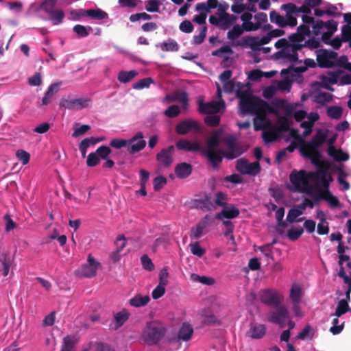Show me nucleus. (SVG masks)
I'll use <instances>...</instances> for the list:
<instances>
[{
  "label": "nucleus",
  "mask_w": 351,
  "mask_h": 351,
  "mask_svg": "<svg viewBox=\"0 0 351 351\" xmlns=\"http://www.w3.org/2000/svg\"><path fill=\"white\" fill-rule=\"evenodd\" d=\"M224 142L227 146V152H225V157L228 160H233L243 152L244 149H242L241 145L237 142V138L234 136L230 135L224 138Z\"/></svg>",
  "instance_id": "6e6552de"
},
{
  "label": "nucleus",
  "mask_w": 351,
  "mask_h": 351,
  "mask_svg": "<svg viewBox=\"0 0 351 351\" xmlns=\"http://www.w3.org/2000/svg\"><path fill=\"white\" fill-rule=\"evenodd\" d=\"M313 172H307L305 170H293L289 175V180L293 184L291 190L293 192L304 193L313 197L314 193L313 187L309 184L310 181H313L311 174Z\"/></svg>",
  "instance_id": "20e7f679"
},
{
  "label": "nucleus",
  "mask_w": 351,
  "mask_h": 351,
  "mask_svg": "<svg viewBox=\"0 0 351 351\" xmlns=\"http://www.w3.org/2000/svg\"><path fill=\"white\" fill-rule=\"evenodd\" d=\"M259 38L254 36H244L241 40V45L243 47H249L253 51L260 50L261 44L258 42Z\"/></svg>",
  "instance_id": "7c9ffc66"
},
{
  "label": "nucleus",
  "mask_w": 351,
  "mask_h": 351,
  "mask_svg": "<svg viewBox=\"0 0 351 351\" xmlns=\"http://www.w3.org/2000/svg\"><path fill=\"white\" fill-rule=\"evenodd\" d=\"M267 112L276 113V111L269 106V109H264L261 112L254 114L255 117L253 119V123L255 131L265 130L270 128L271 123L267 117Z\"/></svg>",
  "instance_id": "1a4fd4ad"
},
{
  "label": "nucleus",
  "mask_w": 351,
  "mask_h": 351,
  "mask_svg": "<svg viewBox=\"0 0 351 351\" xmlns=\"http://www.w3.org/2000/svg\"><path fill=\"white\" fill-rule=\"evenodd\" d=\"M150 300L149 295L142 296L140 294L136 295L129 300V304L134 307H141L146 305Z\"/></svg>",
  "instance_id": "4c0bfd02"
},
{
  "label": "nucleus",
  "mask_w": 351,
  "mask_h": 351,
  "mask_svg": "<svg viewBox=\"0 0 351 351\" xmlns=\"http://www.w3.org/2000/svg\"><path fill=\"white\" fill-rule=\"evenodd\" d=\"M101 264L97 261L95 258L88 254L87 258V263L84 264L80 271V274L83 277L93 278L97 275V271L100 267Z\"/></svg>",
  "instance_id": "dca6fc26"
},
{
  "label": "nucleus",
  "mask_w": 351,
  "mask_h": 351,
  "mask_svg": "<svg viewBox=\"0 0 351 351\" xmlns=\"http://www.w3.org/2000/svg\"><path fill=\"white\" fill-rule=\"evenodd\" d=\"M167 99L171 101H178L182 104V107L186 109L188 107V95L186 91L178 90L174 93L173 97L166 96Z\"/></svg>",
  "instance_id": "2f4dec72"
},
{
  "label": "nucleus",
  "mask_w": 351,
  "mask_h": 351,
  "mask_svg": "<svg viewBox=\"0 0 351 351\" xmlns=\"http://www.w3.org/2000/svg\"><path fill=\"white\" fill-rule=\"evenodd\" d=\"M146 144L143 133L139 131L131 138L128 139L127 150L130 154H134L143 150L145 147Z\"/></svg>",
  "instance_id": "4468645a"
},
{
  "label": "nucleus",
  "mask_w": 351,
  "mask_h": 351,
  "mask_svg": "<svg viewBox=\"0 0 351 351\" xmlns=\"http://www.w3.org/2000/svg\"><path fill=\"white\" fill-rule=\"evenodd\" d=\"M313 197L315 202H319L321 199L326 201L331 208H337L340 206V202L338 198L333 195L330 191H321L318 195H313Z\"/></svg>",
  "instance_id": "5701e85b"
},
{
  "label": "nucleus",
  "mask_w": 351,
  "mask_h": 351,
  "mask_svg": "<svg viewBox=\"0 0 351 351\" xmlns=\"http://www.w3.org/2000/svg\"><path fill=\"white\" fill-rule=\"evenodd\" d=\"M243 88V84L240 82L235 83L232 80H229V81L225 82L223 83L224 92L230 93H232V92L235 91L237 96V91L239 90H242Z\"/></svg>",
  "instance_id": "a19ab883"
},
{
  "label": "nucleus",
  "mask_w": 351,
  "mask_h": 351,
  "mask_svg": "<svg viewBox=\"0 0 351 351\" xmlns=\"http://www.w3.org/2000/svg\"><path fill=\"white\" fill-rule=\"evenodd\" d=\"M129 313L125 310V308H123V310L120 312L117 313L114 315V329L117 330L119 327L123 325V324L129 318Z\"/></svg>",
  "instance_id": "473e14b6"
},
{
  "label": "nucleus",
  "mask_w": 351,
  "mask_h": 351,
  "mask_svg": "<svg viewBox=\"0 0 351 351\" xmlns=\"http://www.w3.org/2000/svg\"><path fill=\"white\" fill-rule=\"evenodd\" d=\"M59 89V83L51 84L42 99V105L47 106L52 101L53 97L58 92Z\"/></svg>",
  "instance_id": "cd10ccee"
},
{
  "label": "nucleus",
  "mask_w": 351,
  "mask_h": 351,
  "mask_svg": "<svg viewBox=\"0 0 351 351\" xmlns=\"http://www.w3.org/2000/svg\"><path fill=\"white\" fill-rule=\"evenodd\" d=\"M193 328L192 326L187 323L184 322L178 332L177 339L178 341H188L191 339L193 334Z\"/></svg>",
  "instance_id": "393cba45"
},
{
  "label": "nucleus",
  "mask_w": 351,
  "mask_h": 351,
  "mask_svg": "<svg viewBox=\"0 0 351 351\" xmlns=\"http://www.w3.org/2000/svg\"><path fill=\"white\" fill-rule=\"evenodd\" d=\"M345 322V318L335 317L332 321V326L330 328V332L334 335L340 334L344 328Z\"/></svg>",
  "instance_id": "e433bc0d"
},
{
  "label": "nucleus",
  "mask_w": 351,
  "mask_h": 351,
  "mask_svg": "<svg viewBox=\"0 0 351 351\" xmlns=\"http://www.w3.org/2000/svg\"><path fill=\"white\" fill-rule=\"evenodd\" d=\"M194 204L196 208H199L204 211L210 210L213 206L210 200L207 197H206L204 199H196Z\"/></svg>",
  "instance_id": "09e8293b"
},
{
  "label": "nucleus",
  "mask_w": 351,
  "mask_h": 351,
  "mask_svg": "<svg viewBox=\"0 0 351 351\" xmlns=\"http://www.w3.org/2000/svg\"><path fill=\"white\" fill-rule=\"evenodd\" d=\"M278 136L279 134L272 125H271L268 129L264 130L262 134L263 139L265 143L276 141Z\"/></svg>",
  "instance_id": "ea45409f"
},
{
  "label": "nucleus",
  "mask_w": 351,
  "mask_h": 351,
  "mask_svg": "<svg viewBox=\"0 0 351 351\" xmlns=\"http://www.w3.org/2000/svg\"><path fill=\"white\" fill-rule=\"evenodd\" d=\"M202 323L203 325L220 324V322L213 314L202 315Z\"/></svg>",
  "instance_id": "0e129e2a"
},
{
  "label": "nucleus",
  "mask_w": 351,
  "mask_h": 351,
  "mask_svg": "<svg viewBox=\"0 0 351 351\" xmlns=\"http://www.w3.org/2000/svg\"><path fill=\"white\" fill-rule=\"evenodd\" d=\"M311 176L313 177V181L315 182L316 190L318 194L321 191H330L328 186V182L326 179V168L324 167H319L316 171H314Z\"/></svg>",
  "instance_id": "ddd939ff"
},
{
  "label": "nucleus",
  "mask_w": 351,
  "mask_h": 351,
  "mask_svg": "<svg viewBox=\"0 0 351 351\" xmlns=\"http://www.w3.org/2000/svg\"><path fill=\"white\" fill-rule=\"evenodd\" d=\"M227 195L221 191L215 193V203L217 206L224 208L227 205Z\"/></svg>",
  "instance_id": "6e6d98bb"
},
{
  "label": "nucleus",
  "mask_w": 351,
  "mask_h": 351,
  "mask_svg": "<svg viewBox=\"0 0 351 351\" xmlns=\"http://www.w3.org/2000/svg\"><path fill=\"white\" fill-rule=\"evenodd\" d=\"M0 271H2L4 276H7L12 263V259L10 255L8 253L1 254L0 255Z\"/></svg>",
  "instance_id": "c85d7f7f"
},
{
  "label": "nucleus",
  "mask_w": 351,
  "mask_h": 351,
  "mask_svg": "<svg viewBox=\"0 0 351 351\" xmlns=\"http://www.w3.org/2000/svg\"><path fill=\"white\" fill-rule=\"evenodd\" d=\"M159 46L163 51H178L179 49L178 43L173 39H169L167 42L161 43Z\"/></svg>",
  "instance_id": "a18cd8bd"
},
{
  "label": "nucleus",
  "mask_w": 351,
  "mask_h": 351,
  "mask_svg": "<svg viewBox=\"0 0 351 351\" xmlns=\"http://www.w3.org/2000/svg\"><path fill=\"white\" fill-rule=\"evenodd\" d=\"M332 99V95L330 93L321 92L315 97V101L321 105H324L325 103L330 101Z\"/></svg>",
  "instance_id": "5fc2aeb1"
},
{
  "label": "nucleus",
  "mask_w": 351,
  "mask_h": 351,
  "mask_svg": "<svg viewBox=\"0 0 351 351\" xmlns=\"http://www.w3.org/2000/svg\"><path fill=\"white\" fill-rule=\"evenodd\" d=\"M304 232V229L299 226L297 228H291L287 231L288 238L293 241L298 240Z\"/></svg>",
  "instance_id": "864d4df0"
},
{
  "label": "nucleus",
  "mask_w": 351,
  "mask_h": 351,
  "mask_svg": "<svg viewBox=\"0 0 351 351\" xmlns=\"http://www.w3.org/2000/svg\"><path fill=\"white\" fill-rule=\"evenodd\" d=\"M85 15L96 20H102L108 17V14L99 8L87 10L85 11Z\"/></svg>",
  "instance_id": "79ce46f5"
},
{
  "label": "nucleus",
  "mask_w": 351,
  "mask_h": 351,
  "mask_svg": "<svg viewBox=\"0 0 351 351\" xmlns=\"http://www.w3.org/2000/svg\"><path fill=\"white\" fill-rule=\"evenodd\" d=\"M220 134L217 132H215L207 141L206 147L205 148H202L201 150H214L218 149V147L220 143Z\"/></svg>",
  "instance_id": "f704fd0d"
},
{
  "label": "nucleus",
  "mask_w": 351,
  "mask_h": 351,
  "mask_svg": "<svg viewBox=\"0 0 351 351\" xmlns=\"http://www.w3.org/2000/svg\"><path fill=\"white\" fill-rule=\"evenodd\" d=\"M289 315L288 308H274L267 314V319L269 322L283 328L286 325Z\"/></svg>",
  "instance_id": "f8f14e48"
},
{
  "label": "nucleus",
  "mask_w": 351,
  "mask_h": 351,
  "mask_svg": "<svg viewBox=\"0 0 351 351\" xmlns=\"http://www.w3.org/2000/svg\"><path fill=\"white\" fill-rule=\"evenodd\" d=\"M153 83L154 80L151 77H146L132 84V88L134 89H143L144 88H148L150 84Z\"/></svg>",
  "instance_id": "4d7b16f0"
},
{
  "label": "nucleus",
  "mask_w": 351,
  "mask_h": 351,
  "mask_svg": "<svg viewBox=\"0 0 351 351\" xmlns=\"http://www.w3.org/2000/svg\"><path fill=\"white\" fill-rule=\"evenodd\" d=\"M317 330L311 325L306 324L302 330L298 334L297 338L300 340L312 339Z\"/></svg>",
  "instance_id": "72a5a7b5"
},
{
  "label": "nucleus",
  "mask_w": 351,
  "mask_h": 351,
  "mask_svg": "<svg viewBox=\"0 0 351 351\" xmlns=\"http://www.w3.org/2000/svg\"><path fill=\"white\" fill-rule=\"evenodd\" d=\"M278 134L283 132H288L290 130L289 121L285 117L278 118L276 126H274Z\"/></svg>",
  "instance_id": "37998d69"
},
{
  "label": "nucleus",
  "mask_w": 351,
  "mask_h": 351,
  "mask_svg": "<svg viewBox=\"0 0 351 351\" xmlns=\"http://www.w3.org/2000/svg\"><path fill=\"white\" fill-rule=\"evenodd\" d=\"M175 130L178 134L184 135L192 130L195 132L199 131L200 127L196 121L188 119L178 123Z\"/></svg>",
  "instance_id": "a211bd4d"
},
{
  "label": "nucleus",
  "mask_w": 351,
  "mask_h": 351,
  "mask_svg": "<svg viewBox=\"0 0 351 351\" xmlns=\"http://www.w3.org/2000/svg\"><path fill=\"white\" fill-rule=\"evenodd\" d=\"M192 172V166L189 163L181 162L175 167V173L178 178L184 179L189 177Z\"/></svg>",
  "instance_id": "a878e982"
},
{
  "label": "nucleus",
  "mask_w": 351,
  "mask_h": 351,
  "mask_svg": "<svg viewBox=\"0 0 351 351\" xmlns=\"http://www.w3.org/2000/svg\"><path fill=\"white\" fill-rule=\"evenodd\" d=\"M328 130H322V129L317 130L316 134L313 136L312 139L308 142H304L301 145L300 152L302 154L307 158H309L315 162V160H318L320 157V152L319 148L327 140Z\"/></svg>",
  "instance_id": "7ed1b4c3"
},
{
  "label": "nucleus",
  "mask_w": 351,
  "mask_h": 351,
  "mask_svg": "<svg viewBox=\"0 0 351 351\" xmlns=\"http://www.w3.org/2000/svg\"><path fill=\"white\" fill-rule=\"evenodd\" d=\"M302 289L300 285L294 284L290 291V298L295 304H298L300 301Z\"/></svg>",
  "instance_id": "49530a36"
},
{
  "label": "nucleus",
  "mask_w": 351,
  "mask_h": 351,
  "mask_svg": "<svg viewBox=\"0 0 351 351\" xmlns=\"http://www.w3.org/2000/svg\"><path fill=\"white\" fill-rule=\"evenodd\" d=\"M191 278L194 281L199 282L203 285H213L215 282V280L213 278L205 276H201L195 274H192L191 275Z\"/></svg>",
  "instance_id": "603ef678"
},
{
  "label": "nucleus",
  "mask_w": 351,
  "mask_h": 351,
  "mask_svg": "<svg viewBox=\"0 0 351 351\" xmlns=\"http://www.w3.org/2000/svg\"><path fill=\"white\" fill-rule=\"evenodd\" d=\"M207 32L206 26H203L200 29L199 34L193 36V43L194 45H200L202 43L206 38Z\"/></svg>",
  "instance_id": "052dcab7"
},
{
  "label": "nucleus",
  "mask_w": 351,
  "mask_h": 351,
  "mask_svg": "<svg viewBox=\"0 0 351 351\" xmlns=\"http://www.w3.org/2000/svg\"><path fill=\"white\" fill-rule=\"evenodd\" d=\"M175 151L173 145H170L167 148L162 149L160 152L156 154V160L160 165L168 167L173 162V154Z\"/></svg>",
  "instance_id": "6ab92c4d"
},
{
  "label": "nucleus",
  "mask_w": 351,
  "mask_h": 351,
  "mask_svg": "<svg viewBox=\"0 0 351 351\" xmlns=\"http://www.w3.org/2000/svg\"><path fill=\"white\" fill-rule=\"evenodd\" d=\"M111 149L106 145H101L99 147L95 153L101 159H107L108 155L111 153Z\"/></svg>",
  "instance_id": "e2e57ef3"
},
{
  "label": "nucleus",
  "mask_w": 351,
  "mask_h": 351,
  "mask_svg": "<svg viewBox=\"0 0 351 351\" xmlns=\"http://www.w3.org/2000/svg\"><path fill=\"white\" fill-rule=\"evenodd\" d=\"M176 146L178 149L186 152H198L202 149V147L197 142H191L186 139L178 141L176 143Z\"/></svg>",
  "instance_id": "b1692460"
},
{
  "label": "nucleus",
  "mask_w": 351,
  "mask_h": 351,
  "mask_svg": "<svg viewBox=\"0 0 351 351\" xmlns=\"http://www.w3.org/2000/svg\"><path fill=\"white\" fill-rule=\"evenodd\" d=\"M307 70V66H289L287 69H284L281 71V75H293V72L295 73H304Z\"/></svg>",
  "instance_id": "13d9d810"
},
{
  "label": "nucleus",
  "mask_w": 351,
  "mask_h": 351,
  "mask_svg": "<svg viewBox=\"0 0 351 351\" xmlns=\"http://www.w3.org/2000/svg\"><path fill=\"white\" fill-rule=\"evenodd\" d=\"M73 30L79 38H84L90 34V30H92V27L88 26V27L82 25H75Z\"/></svg>",
  "instance_id": "3c124183"
},
{
  "label": "nucleus",
  "mask_w": 351,
  "mask_h": 351,
  "mask_svg": "<svg viewBox=\"0 0 351 351\" xmlns=\"http://www.w3.org/2000/svg\"><path fill=\"white\" fill-rule=\"evenodd\" d=\"M166 332L167 328L164 324L157 320L151 321L147 323L141 339L148 346L156 345L165 337Z\"/></svg>",
  "instance_id": "39448f33"
},
{
  "label": "nucleus",
  "mask_w": 351,
  "mask_h": 351,
  "mask_svg": "<svg viewBox=\"0 0 351 351\" xmlns=\"http://www.w3.org/2000/svg\"><path fill=\"white\" fill-rule=\"evenodd\" d=\"M330 315L340 319H346V317H350L351 316V308H335V313H331Z\"/></svg>",
  "instance_id": "69168bd1"
},
{
  "label": "nucleus",
  "mask_w": 351,
  "mask_h": 351,
  "mask_svg": "<svg viewBox=\"0 0 351 351\" xmlns=\"http://www.w3.org/2000/svg\"><path fill=\"white\" fill-rule=\"evenodd\" d=\"M245 29L243 26L239 25H234L231 30L227 34V38L229 40H234L238 38L243 33Z\"/></svg>",
  "instance_id": "8fccbe9b"
},
{
  "label": "nucleus",
  "mask_w": 351,
  "mask_h": 351,
  "mask_svg": "<svg viewBox=\"0 0 351 351\" xmlns=\"http://www.w3.org/2000/svg\"><path fill=\"white\" fill-rule=\"evenodd\" d=\"M239 99V108L242 114L254 115L264 109H269V104L261 98L253 95L249 89L237 91Z\"/></svg>",
  "instance_id": "f257e3e1"
},
{
  "label": "nucleus",
  "mask_w": 351,
  "mask_h": 351,
  "mask_svg": "<svg viewBox=\"0 0 351 351\" xmlns=\"http://www.w3.org/2000/svg\"><path fill=\"white\" fill-rule=\"evenodd\" d=\"M56 4L57 0H44L38 8L49 16L54 25L62 23L65 16L63 10L56 8Z\"/></svg>",
  "instance_id": "0eeeda50"
},
{
  "label": "nucleus",
  "mask_w": 351,
  "mask_h": 351,
  "mask_svg": "<svg viewBox=\"0 0 351 351\" xmlns=\"http://www.w3.org/2000/svg\"><path fill=\"white\" fill-rule=\"evenodd\" d=\"M240 211L234 205L231 204L228 207H224L222 210L215 215V218L219 221H225V219H234L239 215Z\"/></svg>",
  "instance_id": "4be33fe9"
},
{
  "label": "nucleus",
  "mask_w": 351,
  "mask_h": 351,
  "mask_svg": "<svg viewBox=\"0 0 351 351\" xmlns=\"http://www.w3.org/2000/svg\"><path fill=\"white\" fill-rule=\"evenodd\" d=\"M160 3L157 0H148L145 1V9L149 12H158Z\"/></svg>",
  "instance_id": "680f3d73"
},
{
  "label": "nucleus",
  "mask_w": 351,
  "mask_h": 351,
  "mask_svg": "<svg viewBox=\"0 0 351 351\" xmlns=\"http://www.w3.org/2000/svg\"><path fill=\"white\" fill-rule=\"evenodd\" d=\"M252 19V14L250 12H244L241 16V21H243L242 26L246 32L256 31L258 29V24H254L250 20Z\"/></svg>",
  "instance_id": "c756f323"
},
{
  "label": "nucleus",
  "mask_w": 351,
  "mask_h": 351,
  "mask_svg": "<svg viewBox=\"0 0 351 351\" xmlns=\"http://www.w3.org/2000/svg\"><path fill=\"white\" fill-rule=\"evenodd\" d=\"M201 152L214 169L218 168L223 160V157H225V151L221 149L201 150Z\"/></svg>",
  "instance_id": "aec40b11"
},
{
  "label": "nucleus",
  "mask_w": 351,
  "mask_h": 351,
  "mask_svg": "<svg viewBox=\"0 0 351 351\" xmlns=\"http://www.w3.org/2000/svg\"><path fill=\"white\" fill-rule=\"evenodd\" d=\"M16 156L24 165H27L29 162L30 154L23 149L17 150L16 152Z\"/></svg>",
  "instance_id": "338daca9"
},
{
  "label": "nucleus",
  "mask_w": 351,
  "mask_h": 351,
  "mask_svg": "<svg viewBox=\"0 0 351 351\" xmlns=\"http://www.w3.org/2000/svg\"><path fill=\"white\" fill-rule=\"evenodd\" d=\"M267 328L264 324L251 323L246 335L252 339H261L266 334Z\"/></svg>",
  "instance_id": "412c9836"
},
{
  "label": "nucleus",
  "mask_w": 351,
  "mask_h": 351,
  "mask_svg": "<svg viewBox=\"0 0 351 351\" xmlns=\"http://www.w3.org/2000/svg\"><path fill=\"white\" fill-rule=\"evenodd\" d=\"M343 108L340 106H329L327 108V115L333 119H339L342 117Z\"/></svg>",
  "instance_id": "de8ad7c7"
},
{
  "label": "nucleus",
  "mask_w": 351,
  "mask_h": 351,
  "mask_svg": "<svg viewBox=\"0 0 351 351\" xmlns=\"http://www.w3.org/2000/svg\"><path fill=\"white\" fill-rule=\"evenodd\" d=\"M209 216L206 215L193 228L191 231V237L194 239L199 238L202 234L204 230L206 228L208 224Z\"/></svg>",
  "instance_id": "bb28decb"
},
{
  "label": "nucleus",
  "mask_w": 351,
  "mask_h": 351,
  "mask_svg": "<svg viewBox=\"0 0 351 351\" xmlns=\"http://www.w3.org/2000/svg\"><path fill=\"white\" fill-rule=\"evenodd\" d=\"M295 9L296 5L293 3L282 4L280 10L285 12V16H282L277 11L272 10L269 13L270 22L281 28L287 26L295 27L298 24Z\"/></svg>",
  "instance_id": "f03ea898"
},
{
  "label": "nucleus",
  "mask_w": 351,
  "mask_h": 351,
  "mask_svg": "<svg viewBox=\"0 0 351 351\" xmlns=\"http://www.w3.org/2000/svg\"><path fill=\"white\" fill-rule=\"evenodd\" d=\"M236 169L244 175L256 176L261 171V166L258 162L250 163L245 158H240L237 161Z\"/></svg>",
  "instance_id": "9b49d317"
},
{
  "label": "nucleus",
  "mask_w": 351,
  "mask_h": 351,
  "mask_svg": "<svg viewBox=\"0 0 351 351\" xmlns=\"http://www.w3.org/2000/svg\"><path fill=\"white\" fill-rule=\"evenodd\" d=\"M316 60L320 68H334L342 66L348 60L346 56L338 57V53L329 49H317L316 51Z\"/></svg>",
  "instance_id": "423d86ee"
},
{
  "label": "nucleus",
  "mask_w": 351,
  "mask_h": 351,
  "mask_svg": "<svg viewBox=\"0 0 351 351\" xmlns=\"http://www.w3.org/2000/svg\"><path fill=\"white\" fill-rule=\"evenodd\" d=\"M317 233L320 235L327 234L329 232L328 223L325 218H322L317 224Z\"/></svg>",
  "instance_id": "bf43d9fd"
},
{
  "label": "nucleus",
  "mask_w": 351,
  "mask_h": 351,
  "mask_svg": "<svg viewBox=\"0 0 351 351\" xmlns=\"http://www.w3.org/2000/svg\"><path fill=\"white\" fill-rule=\"evenodd\" d=\"M303 214L302 210L298 206L297 208H291L287 216V221L289 223H293L295 221L300 222L304 219V217L297 218Z\"/></svg>",
  "instance_id": "58836bf2"
},
{
  "label": "nucleus",
  "mask_w": 351,
  "mask_h": 351,
  "mask_svg": "<svg viewBox=\"0 0 351 351\" xmlns=\"http://www.w3.org/2000/svg\"><path fill=\"white\" fill-rule=\"evenodd\" d=\"M138 75V72L135 70L130 71H120L118 74L117 79L121 83H128Z\"/></svg>",
  "instance_id": "c03bdc74"
},
{
  "label": "nucleus",
  "mask_w": 351,
  "mask_h": 351,
  "mask_svg": "<svg viewBox=\"0 0 351 351\" xmlns=\"http://www.w3.org/2000/svg\"><path fill=\"white\" fill-rule=\"evenodd\" d=\"M90 99L77 98V99H66L62 97L59 103V105L62 108H64L69 110H80L87 108L89 106Z\"/></svg>",
  "instance_id": "2eb2a0df"
},
{
  "label": "nucleus",
  "mask_w": 351,
  "mask_h": 351,
  "mask_svg": "<svg viewBox=\"0 0 351 351\" xmlns=\"http://www.w3.org/2000/svg\"><path fill=\"white\" fill-rule=\"evenodd\" d=\"M261 302L271 307H279L282 296L274 289H265L260 292Z\"/></svg>",
  "instance_id": "9d476101"
},
{
  "label": "nucleus",
  "mask_w": 351,
  "mask_h": 351,
  "mask_svg": "<svg viewBox=\"0 0 351 351\" xmlns=\"http://www.w3.org/2000/svg\"><path fill=\"white\" fill-rule=\"evenodd\" d=\"M341 38L343 42H348L351 40V26L344 25L341 27Z\"/></svg>",
  "instance_id": "774afa93"
},
{
  "label": "nucleus",
  "mask_w": 351,
  "mask_h": 351,
  "mask_svg": "<svg viewBox=\"0 0 351 351\" xmlns=\"http://www.w3.org/2000/svg\"><path fill=\"white\" fill-rule=\"evenodd\" d=\"M225 108V102L223 99L216 101L199 104V111L202 114H216L220 111L221 108Z\"/></svg>",
  "instance_id": "f3484780"
},
{
  "label": "nucleus",
  "mask_w": 351,
  "mask_h": 351,
  "mask_svg": "<svg viewBox=\"0 0 351 351\" xmlns=\"http://www.w3.org/2000/svg\"><path fill=\"white\" fill-rule=\"evenodd\" d=\"M220 16V29L222 30L228 29L232 25H233L236 20L237 17L234 15H231L230 14H224L223 16Z\"/></svg>",
  "instance_id": "c9c22d12"
}]
</instances>
